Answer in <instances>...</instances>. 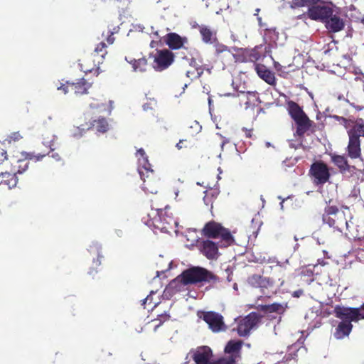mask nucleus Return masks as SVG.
Wrapping results in <instances>:
<instances>
[{"mask_svg":"<svg viewBox=\"0 0 364 364\" xmlns=\"http://www.w3.org/2000/svg\"><path fill=\"white\" fill-rule=\"evenodd\" d=\"M294 296H299V293L298 292H294Z\"/></svg>","mask_w":364,"mask_h":364,"instance_id":"obj_51","label":"nucleus"},{"mask_svg":"<svg viewBox=\"0 0 364 364\" xmlns=\"http://www.w3.org/2000/svg\"><path fill=\"white\" fill-rule=\"evenodd\" d=\"M106 48V43L104 42H100L96 46L94 52L96 55H99L102 57V58H104L105 55L107 53Z\"/></svg>","mask_w":364,"mask_h":364,"instance_id":"obj_36","label":"nucleus"},{"mask_svg":"<svg viewBox=\"0 0 364 364\" xmlns=\"http://www.w3.org/2000/svg\"><path fill=\"white\" fill-rule=\"evenodd\" d=\"M249 283L255 287H267L269 284V280L259 275H253L249 278Z\"/></svg>","mask_w":364,"mask_h":364,"instance_id":"obj_29","label":"nucleus"},{"mask_svg":"<svg viewBox=\"0 0 364 364\" xmlns=\"http://www.w3.org/2000/svg\"><path fill=\"white\" fill-rule=\"evenodd\" d=\"M18 178L13 172H1L0 173V185H6L9 188L16 186Z\"/></svg>","mask_w":364,"mask_h":364,"instance_id":"obj_22","label":"nucleus"},{"mask_svg":"<svg viewBox=\"0 0 364 364\" xmlns=\"http://www.w3.org/2000/svg\"><path fill=\"white\" fill-rule=\"evenodd\" d=\"M289 112L297 125L294 136L301 137L309 129L310 120L295 102L289 103Z\"/></svg>","mask_w":364,"mask_h":364,"instance_id":"obj_4","label":"nucleus"},{"mask_svg":"<svg viewBox=\"0 0 364 364\" xmlns=\"http://www.w3.org/2000/svg\"><path fill=\"white\" fill-rule=\"evenodd\" d=\"M91 70L90 69H87L86 70H85V72H87V71H90Z\"/></svg>","mask_w":364,"mask_h":364,"instance_id":"obj_54","label":"nucleus"},{"mask_svg":"<svg viewBox=\"0 0 364 364\" xmlns=\"http://www.w3.org/2000/svg\"><path fill=\"white\" fill-rule=\"evenodd\" d=\"M194 124H195L196 126H197L199 128V129H201V127L199 126V124H198V123L197 122H194Z\"/></svg>","mask_w":364,"mask_h":364,"instance_id":"obj_50","label":"nucleus"},{"mask_svg":"<svg viewBox=\"0 0 364 364\" xmlns=\"http://www.w3.org/2000/svg\"><path fill=\"white\" fill-rule=\"evenodd\" d=\"M333 162L338 166L340 168H346L347 166V161L343 156H332Z\"/></svg>","mask_w":364,"mask_h":364,"instance_id":"obj_34","label":"nucleus"},{"mask_svg":"<svg viewBox=\"0 0 364 364\" xmlns=\"http://www.w3.org/2000/svg\"><path fill=\"white\" fill-rule=\"evenodd\" d=\"M171 318V316L167 313L164 312L161 314H159L157 318L153 320V321H158V323L155 325L154 331H156V329L161 326L164 322L168 321Z\"/></svg>","mask_w":364,"mask_h":364,"instance_id":"obj_33","label":"nucleus"},{"mask_svg":"<svg viewBox=\"0 0 364 364\" xmlns=\"http://www.w3.org/2000/svg\"><path fill=\"white\" fill-rule=\"evenodd\" d=\"M90 252L91 253H93L94 255H97V259H93V265L95 267H91L89 274L90 275L94 274L95 273L97 272V270L96 269L97 267L100 266L101 264L100 259L103 257L102 255L101 254V247L98 245L97 244H94L93 245H91L90 247Z\"/></svg>","mask_w":364,"mask_h":364,"instance_id":"obj_25","label":"nucleus"},{"mask_svg":"<svg viewBox=\"0 0 364 364\" xmlns=\"http://www.w3.org/2000/svg\"><path fill=\"white\" fill-rule=\"evenodd\" d=\"M325 23L326 27L332 32H338L344 27L343 19L336 14H333V12L328 18L325 21Z\"/></svg>","mask_w":364,"mask_h":364,"instance_id":"obj_18","label":"nucleus"},{"mask_svg":"<svg viewBox=\"0 0 364 364\" xmlns=\"http://www.w3.org/2000/svg\"><path fill=\"white\" fill-rule=\"evenodd\" d=\"M216 127H217L218 129H220V127H219L218 124H216Z\"/></svg>","mask_w":364,"mask_h":364,"instance_id":"obj_55","label":"nucleus"},{"mask_svg":"<svg viewBox=\"0 0 364 364\" xmlns=\"http://www.w3.org/2000/svg\"><path fill=\"white\" fill-rule=\"evenodd\" d=\"M255 70L259 77L266 82L269 85H274L275 83L274 74L269 70L264 65L257 64L255 65Z\"/></svg>","mask_w":364,"mask_h":364,"instance_id":"obj_21","label":"nucleus"},{"mask_svg":"<svg viewBox=\"0 0 364 364\" xmlns=\"http://www.w3.org/2000/svg\"><path fill=\"white\" fill-rule=\"evenodd\" d=\"M23 138V135L19 131L14 132L9 134L5 139L8 144L16 143L21 141Z\"/></svg>","mask_w":364,"mask_h":364,"instance_id":"obj_32","label":"nucleus"},{"mask_svg":"<svg viewBox=\"0 0 364 364\" xmlns=\"http://www.w3.org/2000/svg\"><path fill=\"white\" fill-rule=\"evenodd\" d=\"M233 288H234V289H237V284H234Z\"/></svg>","mask_w":364,"mask_h":364,"instance_id":"obj_52","label":"nucleus"},{"mask_svg":"<svg viewBox=\"0 0 364 364\" xmlns=\"http://www.w3.org/2000/svg\"><path fill=\"white\" fill-rule=\"evenodd\" d=\"M202 36V40L205 43H215L217 41L215 33L205 25H197L196 26Z\"/></svg>","mask_w":364,"mask_h":364,"instance_id":"obj_20","label":"nucleus"},{"mask_svg":"<svg viewBox=\"0 0 364 364\" xmlns=\"http://www.w3.org/2000/svg\"><path fill=\"white\" fill-rule=\"evenodd\" d=\"M209 326L213 332L224 331L225 326L223 317L214 311H203L199 316Z\"/></svg>","mask_w":364,"mask_h":364,"instance_id":"obj_11","label":"nucleus"},{"mask_svg":"<svg viewBox=\"0 0 364 364\" xmlns=\"http://www.w3.org/2000/svg\"><path fill=\"white\" fill-rule=\"evenodd\" d=\"M334 311L336 316L341 320L333 333L336 339H343L350 334L353 327L352 321L364 318L363 311L358 308L336 306Z\"/></svg>","mask_w":364,"mask_h":364,"instance_id":"obj_1","label":"nucleus"},{"mask_svg":"<svg viewBox=\"0 0 364 364\" xmlns=\"http://www.w3.org/2000/svg\"><path fill=\"white\" fill-rule=\"evenodd\" d=\"M58 90L62 91L64 94H67L71 91V83L66 82L65 84H63L61 86L58 87Z\"/></svg>","mask_w":364,"mask_h":364,"instance_id":"obj_37","label":"nucleus"},{"mask_svg":"<svg viewBox=\"0 0 364 364\" xmlns=\"http://www.w3.org/2000/svg\"><path fill=\"white\" fill-rule=\"evenodd\" d=\"M311 173L317 184L326 183L330 176L327 166L322 162H316L311 167Z\"/></svg>","mask_w":364,"mask_h":364,"instance_id":"obj_13","label":"nucleus"},{"mask_svg":"<svg viewBox=\"0 0 364 364\" xmlns=\"http://www.w3.org/2000/svg\"><path fill=\"white\" fill-rule=\"evenodd\" d=\"M201 252L208 259H215L218 255V247L211 240H204L202 242Z\"/></svg>","mask_w":364,"mask_h":364,"instance_id":"obj_19","label":"nucleus"},{"mask_svg":"<svg viewBox=\"0 0 364 364\" xmlns=\"http://www.w3.org/2000/svg\"><path fill=\"white\" fill-rule=\"evenodd\" d=\"M242 345L241 341H229V364L236 363L240 360V350Z\"/></svg>","mask_w":364,"mask_h":364,"instance_id":"obj_17","label":"nucleus"},{"mask_svg":"<svg viewBox=\"0 0 364 364\" xmlns=\"http://www.w3.org/2000/svg\"><path fill=\"white\" fill-rule=\"evenodd\" d=\"M6 159H7L6 151L0 147V164H2Z\"/></svg>","mask_w":364,"mask_h":364,"instance_id":"obj_39","label":"nucleus"},{"mask_svg":"<svg viewBox=\"0 0 364 364\" xmlns=\"http://www.w3.org/2000/svg\"><path fill=\"white\" fill-rule=\"evenodd\" d=\"M153 58L152 67L158 72L167 69L174 61L175 55L168 49L156 50L151 55Z\"/></svg>","mask_w":364,"mask_h":364,"instance_id":"obj_6","label":"nucleus"},{"mask_svg":"<svg viewBox=\"0 0 364 364\" xmlns=\"http://www.w3.org/2000/svg\"><path fill=\"white\" fill-rule=\"evenodd\" d=\"M151 208L153 209H155L157 212V215L154 218L153 221H152L153 225L154 227H156V228H159L161 230L166 229L167 227L166 225H164V223L161 224V225H160V223H162L161 220V218L163 214L164 208L162 206H159V205L154 206V205H151Z\"/></svg>","mask_w":364,"mask_h":364,"instance_id":"obj_28","label":"nucleus"},{"mask_svg":"<svg viewBox=\"0 0 364 364\" xmlns=\"http://www.w3.org/2000/svg\"><path fill=\"white\" fill-rule=\"evenodd\" d=\"M262 46H256L253 49L246 50L245 55L247 60L255 62L258 60L261 57Z\"/></svg>","mask_w":364,"mask_h":364,"instance_id":"obj_30","label":"nucleus"},{"mask_svg":"<svg viewBox=\"0 0 364 364\" xmlns=\"http://www.w3.org/2000/svg\"><path fill=\"white\" fill-rule=\"evenodd\" d=\"M137 152L142 156L140 165L138 168L141 179L143 181L142 188L145 192L157 193L158 178L154 171L151 168V164L145 157V151L139 149Z\"/></svg>","mask_w":364,"mask_h":364,"instance_id":"obj_2","label":"nucleus"},{"mask_svg":"<svg viewBox=\"0 0 364 364\" xmlns=\"http://www.w3.org/2000/svg\"><path fill=\"white\" fill-rule=\"evenodd\" d=\"M247 136H250V132H248V134H247Z\"/></svg>","mask_w":364,"mask_h":364,"instance_id":"obj_53","label":"nucleus"},{"mask_svg":"<svg viewBox=\"0 0 364 364\" xmlns=\"http://www.w3.org/2000/svg\"><path fill=\"white\" fill-rule=\"evenodd\" d=\"M318 0H292L291 7L296 8L305 6H309L312 4H315Z\"/></svg>","mask_w":364,"mask_h":364,"instance_id":"obj_35","label":"nucleus"},{"mask_svg":"<svg viewBox=\"0 0 364 364\" xmlns=\"http://www.w3.org/2000/svg\"><path fill=\"white\" fill-rule=\"evenodd\" d=\"M113 34H114V33L110 31H108L107 33V42L109 45L112 44L115 41V38L113 36Z\"/></svg>","mask_w":364,"mask_h":364,"instance_id":"obj_40","label":"nucleus"},{"mask_svg":"<svg viewBox=\"0 0 364 364\" xmlns=\"http://www.w3.org/2000/svg\"><path fill=\"white\" fill-rule=\"evenodd\" d=\"M213 352L210 347L203 346L198 347L193 352L192 358L196 364H228V358H221L210 362Z\"/></svg>","mask_w":364,"mask_h":364,"instance_id":"obj_7","label":"nucleus"},{"mask_svg":"<svg viewBox=\"0 0 364 364\" xmlns=\"http://www.w3.org/2000/svg\"><path fill=\"white\" fill-rule=\"evenodd\" d=\"M259 11H260V9H257L255 10V14H254V15H255V16H258V14H259ZM257 20H258V21H259V23L261 25V21H262V18H261V17L257 16Z\"/></svg>","mask_w":364,"mask_h":364,"instance_id":"obj_43","label":"nucleus"},{"mask_svg":"<svg viewBox=\"0 0 364 364\" xmlns=\"http://www.w3.org/2000/svg\"><path fill=\"white\" fill-rule=\"evenodd\" d=\"M90 128H93L97 132L100 133H105L109 129V124L105 117H99L91 122ZM90 129V127L88 128Z\"/></svg>","mask_w":364,"mask_h":364,"instance_id":"obj_27","label":"nucleus"},{"mask_svg":"<svg viewBox=\"0 0 364 364\" xmlns=\"http://www.w3.org/2000/svg\"><path fill=\"white\" fill-rule=\"evenodd\" d=\"M323 220L330 227H333L339 231H342L343 225L348 228V223L344 218V213L339 212L336 206H328L326 208Z\"/></svg>","mask_w":364,"mask_h":364,"instance_id":"obj_5","label":"nucleus"},{"mask_svg":"<svg viewBox=\"0 0 364 364\" xmlns=\"http://www.w3.org/2000/svg\"><path fill=\"white\" fill-rule=\"evenodd\" d=\"M215 52L218 55H219L220 53H221L227 50L226 46L220 44L216 42L215 43Z\"/></svg>","mask_w":364,"mask_h":364,"instance_id":"obj_38","label":"nucleus"},{"mask_svg":"<svg viewBox=\"0 0 364 364\" xmlns=\"http://www.w3.org/2000/svg\"><path fill=\"white\" fill-rule=\"evenodd\" d=\"M360 245L363 246L364 247V237L362 239H360Z\"/></svg>","mask_w":364,"mask_h":364,"instance_id":"obj_48","label":"nucleus"},{"mask_svg":"<svg viewBox=\"0 0 364 364\" xmlns=\"http://www.w3.org/2000/svg\"><path fill=\"white\" fill-rule=\"evenodd\" d=\"M202 235L208 238L221 237L228 241V230L215 221H210L204 225Z\"/></svg>","mask_w":364,"mask_h":364,"instance_id":"obj_10","label":"nucleus"},{"mask_svg":"<svg viewBox=\"0 0 364 364\" xmlns=\"http://www.w3.org/2000/svg\"><path fill=\"white\" fill-rule=\"evenodd\" d=\"M237 245H238V247L240 249V250H238L240 252V254H242L244 252V247L242 245H239V244Z\"/></svg>","mask_w":364,"mask_h":364,"instance_id":"obj_45","label":"nucleus"},{"mask_svg":"<svg viewBox=\"0 0 364 364\" xmlns=\"http://www.w3.org/2000/svg\"><path fill=\"white\" fill-rule=\"evenodd\" d=\"M224 352H225V353H228V343H227V344L225 346V347H224Z\"/></svg>","mask_w":364,"mask_h":364,"instance_id":"obj_49","label":"nucleus"},{"mask_svg":"<svg viewBox=\"0 0 364 364\" xmlns=\"http://www.w3.org/2000/svg\"><path fill=\"white\" fill-rule=\"evenodd\" d=\"M333 11L330 6L325 4H317L309 9L308 16L310 18L316 21H325L328 18Z\"/></svg>","mask_w":364,"mask_h":364,"instance_id":"obj_12","label":"nucleus"},{"mask_svg":"<svg viewBox=\"0 0 364 364\" xmlns=\"http://www.w3.org/2000/svg\"><path fill=\"white\" fill-rule=\"evenodd\" d=\"M213 278L210 272L200 267H191L183 271L176 280L184 285L195 284L203 282H210Z\"/></svg>","mask_w":364,"mask_h":364,"instance_id":"obj_3","label":"nucleus"},{"mask_svg":"<svg viewBox=\"0 0 364 364\" xmlns=\"http://www.w3.org/2000/svg\"><path fill=\"white\" fill-rule=\"evenodd\" d=\"M231 38H232L233 42H236V41H239L238 40L239 37L237 35L234 34V33H232Z\"/></svg>","mask_w":364,"mask_h":364,"instance_id":"obj_44","label":"nucleus"},{"mask_svg":"<svg viewBox=\"0 0 364 364\" xmlns=\"http://www.w3.org/2000/svg\"><path fill=\"white\" fill-rule=\"evenodd\" d=\"M287 308V305L286 303L278 304L274 303L272 304L266 306V309L269 312H277L279 314L283 313L286 309Z\"/></svg>","mask_w":364,"mask_h":364,"instance_id":"obj_31","label":"nucleus"},{"mask_svg":"<svg viewBox=\"0 0 364 364\" xmlns=\"http://www.w3.org/2000/svg\"><path fill=\"white\" fill-rule=\"evenodd\" d=\"M22 155L24 156L22 159L16 160L11 164V172L16 176L21 175L26 172L29 168L30 160L38 161L43 159L46 154H35L32 152H23Z\"/></svg>","mask_w":364,"mask_h":364,"instance_id":"obj_9","label":"nucleus"},{"mask_svg":"<svg viewBox=\"0 0 364 364\" xmlns=\"http://www.w3.org/2000/svg\"><path fill=\"white\" fill-rule=\"evenodd\" d=\"M126 60L132 65L135 72H145L148 68V62L145 58L135 59L126 57Z\"/></svg>","mask_w":364,"mask_h":364,"instance_id":"obj_24","label":"nucleus"},{"mask_svg":"<svg viewBox=\"0 0 364 364\" xmlns=\"http://www.w3.org/2000/svg\"><path fill=\"white\" fill-rule=\"evenodd\" d=\"M188 141L186 139H181L179 141L178 143L176 144V147L178 149H181L183 148H187L188 147Z\"/></svg>","mask_w":364,"mask_h":364,"instance_id":"obj_41","label":"nucleus"},{"mask_svg":"<svg viewBox=\"0 0 364 364\" xmlns=\"http://www.w3.org/2000/svg\"><path fill=\"white\" fill-rule=\"evenodd\" d=\"M259 318L257 314H250L245 318L235 319L237 327H233L232 331H237L240 336H245L250 331L255 328L259 322Z\"/></svg>","mask_w":364,"mask_h":364,"instance_id":"obj_8","label":"nucleus"},{"mask_svg":"<svg viewBox=\"0 0 364 364\" xmlns=\"http://www.w3.org/2000/svg\"><path fill=\"white\" fill-rule=\"evenodd\" d=\"M240 102H244L246 105V108L250 106H255L259 101L257 93L253 92H240L238 95Z\"/></svg>","mask_w":364,"mask_h":364,"instance_id":"obj_26","label":"nucleus"},{"mask_svg":"<svg viewBox=\"0 0 364 364\" xmlns=\"http://www.w3.org/2000/svg\"><path fill=\"white\" fill-rule=\"evenodd\" d=\"M165 42L169 48L177 50L181 48L188 42V39L186 37H181L176 33H169L165 36Z\"/></svg>","mask_w":364,"mask_h":364,"instance_id":"obj_16","label":"nucleus"},{"mask_svg":"<svg viewBox=\"0 0 364 364\" xmlns=\"http://www.w3.org/2000/svg\"><path fill=\"white\" fill-rule=\"evenodd\" d=\"M341 124L348 129V132L358 136V139H360V136H364V120L360 119L357 121H353L345 118H341Z\"/></svg>","mask_w":364,"mask_h":364,"instance_id":"obj_14","label":"nucleus"},{"mask_svg":"<svg viewBox=\"0 0 364 364\" xmlns=\"http://www.w3.org/2000/svg\"><path fill=\"white\" fill-rule=\"evenodd\" d=\"M155 44H156V42L154 41H152L150 43V46L151 48H154L155 47Z\"/></svg>","mask_w":364,"mask_h":364,"instance_id":"obj_47","label":"nucleus"},{"mask_svg":"<svg viewBox=\"0 0 364 364\" xmlns=\"http://www.w3.org/2000/svg\"><path fill=\"white\" fill-rule=\"evenodd\" d=\"M91 84L85 79L81 78L76 82L71 83V91L76 95H84L87 93V90L90 88Z\"/></svg>","mask_w":364,"mask_h":364,"instance_id":"obj_23","label":"nucleus"},{"mask_svg":"<svg viewBox=\"0 0 364 364\" xmlns=\"http://www.w3.org/2000/svg\"><path fill=\"white\" fill-rule=\"evenodd\" d=\"M347 132L349 138L347 146L348 155L351 159L359 158L361 155L360 140L358 136L353 135V134L348 131Z\"/></svg>","mask_w":364,"mask_h":364,"instance_id":"obj_15","label":"nucleus"},{"mask_svg":"<svg viewBox=\"0 0 364 364\" xmlns=\"http://www.w3.org/2000/svg\"><path fill=\"white\" fill-rule=\"evenodd\" d=\"M301 144V141H299L298 142V144H297V145H295V144H290V146H291V147H294V148L296 149V148H297L299 146H300Z\"/></svg>","mask_w":364,"mask_h":364,"instance_id":"obj_46","label":"nucleus"},{"mask_svg":"<svg viewBox=\"0 0 364 364\" xmlns=\"http://www.w3.org/2000/svg\"><path fill=\"white\" fill-rule=\"evenodd\" d=\"M228 240H229V246L235 244V240L234 238L232 237V236L230 235V233L229 232V237H228Z\"/></svg>","mask_w":364,"mask_h":364,"instance_id":"obj_42","label":"nucleus"}]
</instances>
